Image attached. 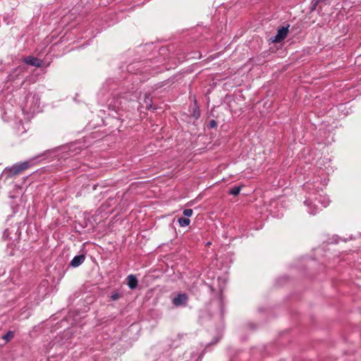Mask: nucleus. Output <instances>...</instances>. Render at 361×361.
Masks as SVG:
<instances>
[{"label":"nucleus","mask_w":361,"mask_h":361,"mask_svg":"<svg viewBox=\"0 0 361 361\" xmlns=\"http://www.w3.org/2000/svg\"><path fill=\"white\" fill-rule=\"evenodd\" d=\"M32 160H27L21 163L15 164L11 167H7L0 174V179L4 178L7 180L14 176L20 174L26 169L30 168L32 166Z\"/></svg>","instance_id":"nucleus-1"},{"label":"nucleus","mask_w":361,"mask_h":361,"mask_svg":"<svg viewBox=\"0 0 361 361\" xmlns=\"http://www.w3.org/2000/svg\"><path fill=\"white\" fill-rule=\"evenodd\" d=\"M25 68H26L24 66H19L12 69L7 75L6 81L14 82L18 79H23V73L25 72Z\"/></svg>","instance_id":"nucleus-2"},{"label":"nucleus","mask_w":361,"mask_h":361,"mask_svg":"<svg viewBox=\"0 0 361 361\" xmlns=\"http://www.w3.org/2000/svg\"><path fill=\"white\" fill-rule=\"evenodd\" d=\"M289 26V24H287L286 26L279 28L276 35L273 38H271V42L274 43L282 42L288 35Z\"/></svg>","instance_id":"nucleus-3"},{"label":"nucleus","mask_w":361,"mask_h":361,"mask_svg":"<svg viewBox=\"0 0 361 361\" xmlns=\"http://www.w3.org/2000/svg\"><path fill=\"white\" fill-rule=\"evenodd\" d=\"M188 301V296L186 293H178L172 300L176 307L184 306Z\"/></svg>","instance_id":"nucleus-4"},{"label":"nucleus","mask_w":361,"mask_h":361,"mask_svg":"<svg viewBox=\"0 0 361 361\" xmlns=\"http://www.w3.org/2000/svg\"><path fill=\"white\" fill-rule=\"evenodd\" d=\"M23 61L27 65L35 66L37 68H39L42 66L43 61L35 56H28L27 57L23 58Z\"/></svg>","instance_id":"nucleus-5"},{"label":"nucleus","mask_w":361,"mask_h":361,"mask_svg":"<svg viewBox=\"0 0 361 361\" xmlns=\"http://www.w3.org/2000/svg\"><path fill=\"white\" fill-rule=\"evenodd\" d=\"M86 255L85 254H80L78 255H75L73 259L71 261L69 264V267L75 268L80 266L85 260Z\"/></svg>","instance_id":"nucleus-6"},{"label":"nucleus","mask_w":361,"mask_h":361,"mask_svg":"<svg viewBox=\"0 0 361 361\" xmlns=\"http://www.w3.org/2000/svg\"><path fill=\"white\" fill-rule=\"evenodd\" d=\"M189 111L190 112L191 117H192L195 121L200 117V111L196 99L194 101L193 106L190 107Z\"/></svg>","instance_id":"nucleus-7"},{"label":"nucleus","mask_w":361,"mask_h":361,"mask_svg":"<svg viewBox=\"0 0 361 361\" xmlns=\"http://www.w3.org/2000/svg\"><path fill=\"white\" fill-rule=\"evenodd\" d=\"M127 285L130 290H134L137 287L138 281L137 277L133 274H130L126 278Z\"/></svg>","instance_id":"nucleus-8"},{"label":"nucleus","mask_w":361,"mask_h":361,"mask_svg":"<svg viewBox=\"0 0 361 361\" xmlns=\"http://www.w3.org/2000/svg\"><path fill=\"white\" fill-rule=\"evenodd\" d=\"M144 104L147 110H156L157 109V107L153 104L152 97L149 95L145 96Z\"/></svg>","instance_id":"nucleus-9"},{"label":"nucleus","mask_w":361,"mask_h":361,"mask_svg":"<svg viewBox=\"0 0 361 361\" xmlns=\"http://www.w3.org/2000/svg\"><path fill=\"white\" fill-rule=\"evenodd\" d=\"M123 297V293L118 290H114L109 295V300L110 301H116L119 300Z\"/></svg>","instance_id":"nucleus-10"},{"label":"nucleus","mask_w":361,"mask_h":361,"mask_svg":"<svg viewBox=\"0 0 361 361\" xmlns=\"http://www.w3.org/2000/svg\"><path fill=\"white\" fill-rule=\"evenodd\" d=\"M242 187H243L242 185H235V186L232 187L231 188H230V190L228 191V194L234 195V196H237L238 195H239Z\"/></svg>","instance_id":"nucleus-11"},{"label":"nucleus","mask_w":361,"mask_h":361,"mask_svg":"<svg viewBox=\"0 0 361 361\" xmlns=\"http://www.w3.org/2000/svg\"><path fill=\"white\" fill-rule=\"evenodd\" d=\"M178 222L180 227H185L190 224V220L186 217H180L178 219Z\"/></svg>","instance_id":"nucleus-12"},{"label":"nucleus","mask_w":361,"mask_h":361,"mask_svg":"<svg viewBox=\"0 0 361 361\" xmlns=\"http://www.w3.org/2000/svg\"><path fill=\"white\" fill-rule=\"evenodd\" d=\"M14 337V332L12 331H8L5 335L2 336V338L6 341V343H8L11 341Z\"/></svg>","instance_id":"nucleus-13"},{"label":"nucleus","mask_w":361,"mask_h":361,"mask_svg":"<svg viewBox=\"0 0 361 361\" xmlns=\"http://www.w3.org/2000/svg\"><path fill=\"white\" fill-rule=\"evenodd\" d=\"M319 1H317V0H312L311 4H310V12L316 11L317 7L319 6Z\"/></svg>","instance_id":"nucleus-14"},{"label":"nucleus","mask_w":361,"mask_h":361,"mask_svg":"<svg viewBox=\"0 0 361 361\" xmlns=\"http://www.w3.org/2000/svg\"><path fill=\"white\" fill-rule=\"evenodd\" d=\"M183 215L187 217H190L192 215L193 211L192 209H185L183 212Z\"/></svg>","instance_id":"nucleus-15"},{"label":"nucleus","mask_w":361,"mask_h":361,"mask_svg":"<svg viewBox=\"0 0 361 361\" xmlns=\"http://www.w3.org/2000/svg\"><path fill=\"white\" fill-rule=\"evenodd\" d=\"M217 126V122L215 120H211L207 124L208 128H214Z\"/></svg>","instance_id":"nucleus-16"},{"label":"nucleus","mask_w":361,"mask_h":361,"mask_svg":"<svg viewBox=\"0 0 361 361\" xmlns=\"http://www.w3.org/2000/svg\"><path fill=\"white\" fill-rule=\"evenodd\" d=\"M117 102V100L116 99H114V104H112V102H111L109 104V109H111L114 111H117V107L116 106V103Z\"/></svg>","instance_id":"nucleus-17"},{"label":"nucleus","mask_w":361,"mask_h":361,"mask_svg":"<svg viewBox=\"0 0 361 361\" xmlns=\"http://www.w3.org/2000/svg\"><path fill=\"white\" fill-rule=\"evenodd\" d=\"M304 204H306L307 206H309L310 204H311V202L310 200H306L305 202H304Z\"/></svg>","instance_id":"nucleus-18"},{"label":"nucleus","mask_w":361,"mask_h":361,"mask_svg":"<svg viewBox=\"0 0 361 361\" xmlns=\"http://www.w3.org/2000/svg\"><path fill=\"white\" fill-rule=\"evenodd\" d=\"M322 6H319V8H318V10H317L318 13H319V14H320V13H322Z\"/></svg>","instance_id":"nucleus-19"},{"label":"nucleus","mask_w":361,"mask_h":361,"mask_svg":"<svg viewBox=\"0 0 361 361\" xmlns=\"http://www.w3.org/2000/svg\"><path fill=\"white\" fill-rule=\"evenodd\" d=\"M311 214H316V212H311Z\"/></svg>","instance_id":"nucleus-20"}]
</instances>
